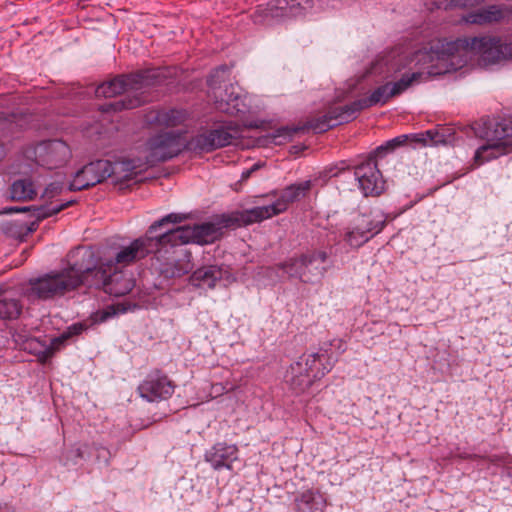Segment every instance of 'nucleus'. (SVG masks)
Masks as SVG:
<instances>
[{"label": "nucleus", "instance_id": "obj_1", "mask_svg": "<svg viewBox=\"0 0 512 512\" xmlns=\"http://www.w3.org/2000/svg\"><path fill=\"white\" fill-rule=\"evenodd\" d=\"M433 61V56L426 51H417L413 57L393 49L379 56L371 65L370 73L383 75L385 79H391L383 85L375 88L369 96L360 98L344 106H337L329 109L324 115L307 122L305 128L316 133H323L327 130L348 123L355 119L358 112L376 105H385L391 98L404 93L410 87L428 79V71L413 70L411 64Z\"/></svg>", "mask_w": 512, "mask_h": 512}, {"label": "nucleus", "instance_id": "obj_2", "mask_svg": "<svg viewBox=\"0 0 512 512\" xmlns=\"http://www.w3.org/2000/svg\"><path fill=\"white\" fill-rule=\"evenodd\" d=\"M68 267L61 271L31 278L26 296L29 300H49L64 295L80 285L103 289L106 293L120 297L134 287V279L123 269L97 266L94 251L89 247H77L68 254Z\"/></svg>", "mask_w": 512, "mask_h": 512}, {"label": "nucleus", "instance_id": "obj_3", "mask_svg": "<svg viewBox=\"0 0 512 512\" xmlns=\"http://www.w3.org/2000/svg\"><path fill=\"white\" fill-rule=\"evenodd\" d=\"M475 54L479 55L480 64L484 67L499 64L512 58V42L489 36L438 41L431 46L430 55L433 60L442 63L444 69H429L428 73L440 74L460 69Z\"/></svg>", "mask_w": 512, "mask_h": 512}, {"label": "nucleus", "instance_id": "obj_4", "mask_svg": "<svg viewBox=\"0 0 512 512\" xmlns=\"http://www.w3.org/2000/svg\"><path fill=\"white\" fill-rule=\"evenodd\" d=\"M164 76L159 68L118 76L99 85L95 93L98 97L111 98L124 94L121 99L105 105L104 111L134 109L149 101L147 89L159 85Z\"/></svg>", "mask_w": 512, "mask_h": 512}, {"label": "nucleus", "instance_id": "obj_5", "mask_svg": "<svg viewBox=\"0 0 512 512\" xmlns=\"http://www.w3.org/2000/svg\"><path fill=\"white\" fill-rule=\"evenodd\" d=\"M184 218L175 213L168 214L162 219L155 221L148 229L145 236L133 240L129 245L115 249L111 255L102 257L97 260V266L110 268L124 267L145 258L150 253L161 255L162 252L167 253L164 241L161 239V233L156 234L158 228L168 223H180Z\"/></svg>", "mask_w": 512, "mask_h": 512}, {"label": "nucleus", "instance_id": "obj_6", "mask_svg": "<svg viewBox=\"0 0 512 512\" xmlns=\"http://www.w3.org/2000/svg\"><path fill=\"white\" fill-rule=\"evenodd\" d=\"M230 74L226 65L217 67L208 77V94L213 99L215 108L229 115L245 114L249 110L246 95L237 84H225Z\"/></svg>", "mask_w": 512, "mask_h": 512}, {"label": "nucleus", "instance_id": "obj_7", "mask_svg": "<svg viewBox=\"0 0 512 512\" xmlns=\"http://www.w3.org/2000/svg\"><path fill=\"white\" fill-rule=\"evenodd\" d=\"M239 218L240 214L236 219L222 216L215 222H205L194 226H180L162 232L161 239L164 241L167 251L168 248L187 243L208 244L215 241L221 235L223 228L231 226L234 222L243 224L238 220Z\"/></svg>", "mask_w": 512, "mask_h": 512}, {"label": "nucleus", "instance_id": "obj_8", "mask_svg": "<svg viewBox=\"0 0 512 512\" xmlns=\"http://www.w3.org/2000/svg\"><path fill=\"white\" fill-rule=\"evenodd\" d=\"M476 134L486 141L475 152L474 159L479 164L512 151V118L485 122Z\"/></svg>", "mask_w": 512, "mask_h": 512}, {"label": "nucleus", "instance_id": "obj_9", "mask_svg": "<svg viewBox=\"0 0 512 512\" xmlns=\"http://www.w3.org/2000/svg\"><path fill=\"white\" fill-rule=\"evenodd\" d=\"M312 186L311 180L291 184L281 191L280 196L274 203L246 209L240 213L238 220L244 225H249L283 213L287 210L289 204L305 198Z\"/></svg>", "mask_w": 512, "mask_h": 512}, {"label": "nucleus", "instance_id": "obj_10", "mask_svg": "<svg viewBox=\"0 0 512 512\" xmlns=\"http://www.w3.org/2000/svg\"><path fill=\"white\" fill-rule=\"evenodd\" d=\"M345 350V343L341 339H334L329 343H323L317 352L303 354L299 360L311 377L318 381L332 370L339 354Z\"/></svg>", "mask_w": 512, "mask_h": 512}, {"label": "nucleus", "instance_id": "obj_11", "mask_svg": "<svg viewBox=\"0 0 512 512\" xmlns=\"http://www.w3.org/2000/svg\"><path fill=\"white\" fill-rule=\"evenodd\" d=\"M184 147L182 134L168 131L158 133L146 143V156L143 161L146 168L153 167L160 162L170 160L179 155Z\"/></svg>", "mask_w": 512, "mask_h": 512}, {"label": "nucleus", "instance_id": "obj_12", "mask_svg": "<svg viewBox=\"0 0 512 512\" xmlns=\"http://www.w3.org/2000/svg\"><path fill=\"white\" fill-rule=\"evenodd\" d=\"M25 157L46 169H56L66 164L71 156L69 146L61 140L44 141L25 150Z\"/></svg>", "mask_w": 512, "mask_h": 512}, {"label": "nucleus", "instance_id": "obj_13", "mask_svg": "<svg viewBox=\"0 0 512 512\" xmlns=\"http://www.w3.org/2000/svg\"><path fill=\"white\" fill-rule=\"evenodd\" d=\"M386 221L382 216L362 214L349 224L342 234L343 241L352 249H358L380 233Z\"/></svg>", "mask_w": 512, "mask_h": 512}, {"label": "nucleus", "instance_id": "obj_14", "mask_svg": "<svg viewBox=\"0 0 512 512\" xmlns=\"http://www.w3.org/2000/svg\"><path fill=\"white\" fill-rule=\"evenodd\" d=\"M85 329L86 326L84 324L75 323L69 326L58 337L51 339L49 344H46L38 338L28 337L23 340L21 348L24 351L37 356L41 363H45L66 344L67 340L80 335Z\"/></svg>", "mask_w": 512, "mask_h": 512}, {"label": "nucleus", "instance_id": "obj_15", "mask_svg": "<svg viewBox=\"0 0 512 512\" xmlns=\"http://www.w3.org/2000/svg\"><path fill=\"white\" fill-rule=\"evenodd\" d=\"M309 258H304V254L293 256L278 265L289 278L298 279L303 283L315 284L320 282L326 272L327 267L308 268L311 264Z\"/></svg>", "mask_w": 512, "mask_h": 512}, {"label": "nucleus", "instance_id": "obj_16", "mask_svg": "<svg viewBox=\"0 0 512 512\" xmlns=\"http://www.w3.org/2000/svg\"><path fill=\"white\" fill-rule=\"evenodd\" d=\"M359 188L365 196H378L384 191L385 181L378 169L377 162L367 158L354 169Z\"/></svg>", "mask_w": 512, "mask_h": 512}, {"label": "nucleus", "instance_id": "obj_17", "mask_svg": "<svg viewBox=\"0 0 512 512\" xmlns=\"http://www.w3.org/2000/svg\"><path fill=\"white\" fill-rule=\"evenodd\" d=\"M139 394L149 402L168 399L174 392L172 381L159 370L149 373L138 387Z\"/></svg>", "mask_w": 512, "mask_h": 512}, {"label": "nucleus", "instance_id": "obj_18", "mask_svg": "<svg viewBox=\"0 0 512 512\" xmlns=\"http://www.w3.org/2000/svg\"><path fill=\"white\" fill-rule=\"evenodd\" d=\"M109 160L92 161L75 173L69 190L80 191L95 186L108 178Z\"/></svg>", "mask_w": 512, "mask_h": 512}, {"label": "nucleus", "instance_id": "obj_19", "mask_svg": "<svg viewBox=\"0 0 512 512\" xmlns=\"http://www.w3.org/2000/svg\"><path fill=\"white\" fill-rule=\"evenodd\" d=\"M147 168L141 159H122L115 162L109 161L108 178L114 184L129 186V182L134 180L138 173Z\"/></svg>", "mask_w": 512, "mask_h": 512}, {"label": "nucleus", "instance_id": "obj_20", "mask_svg": "<svg viewBox=\"0 0 512 512\" xmlns=\"http://www.w3.org/2000/svg\"><path fill=\"white\" fill-rule=\"evenodd\" d=\"M238 453L236 445L219 442L205 452L204 458L214 470H232L233 463L238 460Z\"/></svg>", "mask_w": 512, "mask_h": 512}, {"label": "nucleus", "instance_id": "obj_21", "mask_svg": "<svg viewBox=\"0 0 512 512\" xmlns=\"http://www.w3.org/2000/svg\"><path fill=\"white\" fill-rule=\"evenodd\" d=\"M444 142L445 139L443 134H440L435 130H427L425 132L397 136L386 141V146H388L390 151L393 152L398 147L404 146L407 143L421 146H434Z\"/></svg>", "mask_w": 512, "mask_h": 512}, {"label": "nucleus", "instance_id": "obj_22", "mask_svg": "<svg viewBox=\"0 0 512 512\" xmlns=\"http://www.w3.org/2000/svg\"><path fill=\"white\" fill-rule=\"evenodd\" d=\"M188 113L183 109H154L145 116V121L150 125L174 127L185 122Z\"/></svg>", "mask_w": 512, "mask_h": 512}, {"label": "nucleus", "instance_id": "obj_23", "mask_svg": "<svg viewBox=\"0 0 512 512\" xmlns=\"http://www.w3.org/2000/svg\"><path fill=\"white\" fill-rule=\"evenodd\" d=\"M285 382L294 393L300 394L306 391L315 380L311 377L309 372L305 370L302 361L298 359L295 363L291 364L290 368L287 370Z\"/></svg>", "mask_w": 512, "mask_h": 512}, {"label": "nucleus", "instance_id": "obj_24", "mask_svg": "<svg viewBox=\"0 0 512 512\" xmlns=\"http://www.w3.org/2000/svg\"><path fill=\"white\" fill-rule=\"evenodd\" d=\"M297 512H324L327 502L318 490L307 489L296 495L294 499Z\"/></svg>", "mask_w": 512, "mask_h": 512}, {"label": "nucleus", "instance_id": "obj_25", "mask_svg": "<svg viewBox=\"0 0 512 512\" xmlns=\"http://www.w3.org/2000/svg\"><path fill=\"white\" fill-rule=\"evenodd\" d=\"M225 271L217 265L203 266L196 269L190 276V283L200 288H214L216 282L221 280Z\"/></svg>", "mask_w": 512, "mask_h": 512}, {"label": "nucleus", "instance_id": "obj_26", "mask_svg": "<svg viewBox=\"0 0 512 512\" xmlns=\"http://www.w3.org/2000/svg\"><path fill=\"white\" fill-rule=\"evenodd\" d=\"M289 0H269L265 7L258 6L254 13L255 22H264L269 19H287V5Z\"/></svg>", "mask_w": 512, "mask_h": 512}, {"label": "nucleus", "instance_id": "obj_27", "mask_svg": "<svg viewBox=\"0 0 512 512\" xmlns=\"http://www.w3.org/2000/svg\"><path fill=\"white\" fill-rule=\"evenodd\" d=\"M74 203V200H69L66 202H61L59 204H48V205H40V206H32V207H22V208H15L10 209V211H17V212H26L30 211L32 213V216L37 220L40 221L42 219H45L47 217L53 216L63 209L71 206Z\"/></svg>", "mask_w": 512, "mask_h": 512}, {"label": "nucleus", "instance_id": "obj_28", "mask_svg": "<svg viewBox=\"0 0 512 512\" xmlns=\"http://www.w3.org/2000/svg\"><path fill=\"white\" fill-rule=\"evenodd\" d=\"M193 269V264L191 262V253L185 251L183 256L174 262H168L161 269V273L165 277L174 278L181 277L187 273H189Z\"/></svg>", "mask_w": 512, "mask_h": 512}, {"label": "nucleus", "instance_id": "obj_29", "mask_svg": "<svg viewBox=\"0 0 512 512\" xmlns=\"http://www.w3.org/2000/svg\"><path fill=\"white\" fill-rule=\"evenodd\" d=\"M503 17L502 9L497 5H490L476 12L469 13L465 20L471 24H485L501 20Z\"/></svg>", "mask_w": 512, "mask_h": 512}, {"label": "nucleus", "instance_id": "obj_30", "mask_svg": "<svg viewBox=\"0 0 512 512\" xmlns=\"http://www.w3.org/2000/svg\"><path fill=\"white\" fill-rule=\"evenodd\" d=\"M10 194L13 200L29 201L36 197L37 191L34 183L30 179L23 178L12 183Z\"/></svg>", "mask_w": 512, "mask_h": 512}, {"label": "nucleus", "instance_id": "obj_31", "mask_svg": "<svg viewBox=\"0 0 512 512\" xmlns=\"http://www.w3.org/2000/svg\"><path fill=\"white\" fill-rule=\"evenodd\" d=\"M215 143L212 129H210L192 137L188 141L187 147L195 152L208 153L217 149Z\"/></svg>", "mask_w": 512, "mask_h": 512}, {"label": "nucleus", "instance_id": "obj_32", "mask_svg": "<svg viewBox=\"0 0 512 512\" xmlns=\"http://www.w3.org/2000/svg\"><path fill=\"white\" fill-rule=\"evenodd\" d=\"M23 310L20 300L0 294V319L16 320L19 318Z\"/></svg>", "mask_w": 512, "mask_h": 512}, {"label": "nucleus", "instance_id": "obj_33", "mask_svg": "<svg viewBox=\"0 0 512 512\" xmlns=\"http://www.w3.org/2000/svg\"><path fill=\"white\" fill-rule=\"evenodd\" d=\"M216 148H222L232 144L238 135V129L232 126H218L212 129Z\"/></svg>", "mask_w": 512, "mask_h": 512}, {"label": "nucleus", "instance_id": "obj_34", "mask_svg": "<svg viewBox=\"0 0 512 512\" xmlns=\"http://www.w3.org/2000/svg\"><path fill=\"white\" fill-rule=\"evenodd\" d=\"M332 249L333 247L330 246L326 249H314L311 251H307L304 254V258L313 259L311 260V264L307 265L308 268H314V267H326V263L331 261V255H332ZM331 267V265H327V270Z\"/></svg>", "mask_w": 512, "mask_h": 512}, {"label": "nucleus", "instance_id": "obj_35", "mask_svg": "<svg viewBox=\"0 0 512 512\" xmlns=\"http://www.w3.org/2000/svg\"><path fill=\"white\" fill-rule=\"evenodd\" d=\"M88 452H90V446L87 444L73 446L62 454L61 461L65 466L76 465L79 460L86 459Z\"/></svg>", "mask_w": 512, "mask_h": 512}, {"label": "nucleus", "instance_id": "obj_36", "mask_svg": "<svg viewBox=\"0 0 512 512\" xmlns=\"http://www.w3.org/2000/svg\"><path fill=\"white\" fill-rule=\"evenodd\" d=\"M313 0H289L287 5V19L304 15L312 9Z\"/></svg>", "mask_w": 512, "mask_h": 512}, {"label": "nucleus", "instance_id": "obj_37", "mask_svg": "<svg viewBox=\"0 0 512 512\" xmlns=\"http://www.w3.org/2000/svg\"><path fill=\"white\" fill-rule=\"evenodd\" d=\"M119 312H125V309L124 308H121L120 309V305H112V306H108L106 307L105 309L99 311L96 313V321L98 322H105L107 321L108 319L114 317L115 315H117Z\"/></svg>", "mask_w": 512, "mask_h": 512}, {"label": "nucleus", "instance_id": "obj_38", "mask_svg": "<svg viewBox=\"0 0 512 512\" xmlns=\"http://www.w3.org/2000/svg\"><path fill=\"white\" fill-rule=\"evenodd\" d=\"M64 188L63 182L55 181L50 183L44 190L42 197L44 199H52L53 197L59 195Z\"/></svg>", "mask_w": 512, "mask_h": 512}, {"label": "nucleus", "instance_id": "obj_39", "mask_svg": "<svg viewBox=\"0 0 512 512\" xmlns=\"http://www.w3.org/2000/svg\"><path fill=\"white\" fill-rule=\"evenodd\" d=\"M302 129L303 128L301 127H281L276 131V137H282L284 140H289Z\"/></svg>", "mask_w": 512, "mask_h": 512}, {"label": "nucleus", "instance_id": "obj_40", "mask_svg": "<svg viewBox=\"0 0 512 512\" xmlns=\"http://www.w3.org/2000/svg\"><path fill=\"white\" fill-rule=\"evenodd\" d=\"M485 0H450L449 5L450 6H457V7H472L479 5L480 3L484 2Z\"/></svg>", "mask_w": 512, "mask_h": 512}, {"label": "nucleus", "instance_id": "obj_41", "mask_svg": "<svg viewBox=\"0 0 512 512\" xmlns=\"http://www.w3.org/2000/svg\"><path fill=\"white\" fill-rule=\"evenodd\" d=\"M389 147L386 146V142L380 146H378L372 154L368 158H372L374 161H376V158H382L386 154L391 153Z\"/></svg>", "mask_w": 512, "mask_h": 512}, {"label": "nucleus", "instance_id": "obj_42", "mask_svg": "<svg viewBox=\"0 0 512 512\" xmlns=\"http://www.w3.org/2000/svg\"><path fill=\"white\" fill-rule=\"evenodd\" d=\"M95 450L98 452L97 454V458L100 459L102 458L104 460V462H108V457H109V451L104 448V447H101V446H98L96 444H93L92 446H90V450Z\"/></svg>", "mask_w": 512, "mask_h": 512}, {"label": "nucleus", "instance_id": "obj_43", "mask_svg": "<svg viewBox=\"0 0 512 512\" xmlns=\"http://www.w3.org/2000/svg\"><path fill=\"white\" fill-rule=\"evenodd\" d=\"M260 167L259 164H254L250 169L248 170H245L242 172V176L241 178L242 179H247L250 177V175L252 174V172H254L255 170H257L258 168Z\"/></svg>", "mask_w": 512, "mask_h": 512}, {"label": "nucleus", "instance_id": "obj_44", "mask_svg": "<svg viewBox=\"0 0 512 512\" xmlns=\"http://www.w3.org/2000/svg\"><path fill=\"white\" fill-rule=\"evenodd\" d=\"M329 173H330V177H335V176H337V172H333V170H332V169L329 171Z\"/></svg>", "mask_w": 512, "mask_h": 512}]
</instances>
